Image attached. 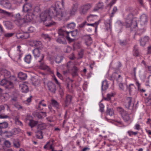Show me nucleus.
Listing matches in <instances>:
<instances>
[{"label":"nucleus","mask_w":151,"mask_h":151,"mask_svg":"<svg viewBox=\"0 0 151 151\" xmlns=\"http://www.w3.org/2000/svg\"><path fill=\"white\" fill-rule=\"evenodd\" d=\"M127 133L129 136H132V135H136L138 133V132H133L129 130L127 132Z\"/></svg>","instance_id":"55"},{"label":"nucleus","mask_w":151,"mask_h":151,"mask_svg":"<svg viewBox=\"0 0 151 151\" xmlns=\"http://www.w3.org/2000/svg\"><path fill=\"white\" fill-rule=\"evenodd\" d=\"M78 7V5L77 4H75L73 5L72 9L70 11V14L71 15H73L76 14L77 12Z\"/></svg>","instance_id":"24"},{"label":"nucleus","mask_w":151,"mask_h":151,"mask_svg":"<svg viewBox=\"0 0 151 151\" xmlns=\"http://www.w3.org/2000/svg\"><path fill=\"white\" fill-rule=\"evenodd\" d=\"M109 84L107 81L105 80L103 81L102 83L101 89L104 91L108 87Z\"/></svg>","instance_id":"30"},{"label":"nucleus","mask_w":151,"mask_h":151,"mask_svg":"<svg viewBox=\"0 0 151 151\" xmlns=\"http://www.w3.org/2000/svg\"><path fill=\"white\" fill-rule=\"evenodd\" d=\"M32 46H35L36 48L38 49L41 50L43 47L42 42L39 41H33Z\"/></svg>","instance_id":"20"},{"label":"nucleus","mask_w":151,"mask_h":151,"mask_svg":"<svg viewBox=\"0 0 151 151\" xmlns=\"http://www.w3.org/2000/svg\"><path fill=\"white\" fill-rule=\"evenodd\" d=\"M16 36L18 39H26L29 37V35L28 33H19L16 34Z\"/></svg>","instance_id":"23"},{"label":"nucleus","mask_w":151,"mask_h":151,"mask_svg":"<svg viewBox=\"0 0 151 151\" xmlns=\"http://www.w3.org/2000/svg\"><path fill=\"white\" fill-rule=\"evenodd\" d=\"M4 144L6 147H11V144L9 140H5L4 142Z\"/></svg>","instance_id":"47"},{"label":"nucleus","mask_w":151,"mask_h":151,"mask_svg":"<svg viewBox=\"0 0 151 151\" xmlns=\"http://www.w3.org/2000/svg\"><path fill=\"white\" fill-rule=\"evenodd\" d=\"M125 26L126 28H130L133 30L137 28V19L132 14H128L125 19Z\"/></svg>","instance_id":"2"},{"label":"nucleus","mask_w":151,"mask_h":151,"mask_svg":"<svg viewBox=\"0 0 151 151\" xmlns=\"http://www.w3.org/2000/svg\"><path fill=\"white\" fill-rule=\"evenodd\" d=\"M117 110L125 122H127L130 121L131 119L129 114L123 108L118 107L117 108Z\"/></svg>","instance_id":"4"},{"label":"nucleus","mask_w":151,"mask_h":151,"mask_svg":"<svg viewBox=\"0 0 151 151\" xmlns=\"http://www.w3.org/2000/svg\"><path fill=\"white\" fill-rule=\"evenodd\" d=\"M3 73L4 78L7 79L10 76L11 74L10 72L6 70H3Z\"/></svg>","instance_id":"35"},{"label":"nucleus","mask_w":151,"mask_h":151,"mask_svg":"<svg viewBox=\"0 0 151 151\" xmlns=\"http://www.w3.org/2000/svg\"><path fill=\"white\" fill-rule=\"evenodd\" d=\"M87 23L86 21H84L80 24L79 26V27L81 28H83L86 25H87Z\"/></svg>","instance_id":"64"},{"label":"nucleus","mask_w":151,"mask_h":151,"mask_svg":"<svg viewBox=\"0 0 151 151\" xmlns=\"http://www.w3.org/2000/svg\"><path fill=\"white\" fill-rule=\"evenodd\" d=\"M40 81L38 79H33V84L35 86H36L40 84Z\"/></svg>","instance_id":"62"},{"label":"nucleus","mask_w":151,"mask_h":151,"mask_svg":"<svg viewBox=\"0 0 151 151\" xmlns=\"http://www.w3.org/2000/svg\"><path fill=\"white\" fill-rule=\"evenodd\" d=\"M73 66V67L71 69H72L73 71L74 75H76L77 74V72L78 70V69L75 66Z\"/></svg>","instance_id":"61"},{"label":"nucleus","mask_w":151,"mask_h":151,"mask_svg":"<svg viewBox=\"0 0 151 151\" xmlns=\"http://www.w3.org/2000/svg\"><path fill=\"white\" fill-rule=\"evenodd\" d=\"M133 55L135 56H137L139 55V53L138 48L137 46H134L133 52Z\"/></svg>","instance_id":"37"},{"label":"nucleus","mask_w":151,"mask_h":151,"mask_svg":"<svg viewBox=\"0 0 151 151\" xmlns=\"http://www.w3.org/2000/svg\"><path fill=\"white\" fill-rule=\"evenodd\" d=\"M128 42V40L127 39L123 41H120V44L122 46H124L126 45Z\"/></svg>","instance_id":"57"},{"label":"nucleus","mask_w":151,"mask_h":151,"mask_svg":"<svg viewBox=\"0 0 151 151\" xmlns=\"http://www.w3.org/2000/svg\"><path fill=\"white\" fill-rule=\"evenodd\" d=\"M41 36L42 38L45 39H47L49 40H51L50 37L49 36L48 34L43 33L41 35Z\"/></svg>","instance_id":"54"},{"label":"nucleus","mask_w":151,"mask_h":151,"mask_svg":"<svg viewBox=\"0 0 151 151\" xmlns=\"http://www.w3.org/2000/svg\"><path fill=\"white\" fill-rule=\"evenodd\" d=\"M148 21V17L145 14H143L140 17V22L141 25H145Z\"/></svg>","instance_id":"14"},{"label":"nucleus","mask_w":151,"mask_h":151,"mask_svg":"<svg viewBox=\"0 0 151 151\" xmlns=\"http://www.w3.org/2000/svg\"><path fill=\"white\" fill-rule=\"evenodd\" d=\"M35 14L32 12H28L23 18L24 21L26 22L32 21L35 17Z\"/></svg>","instance_id":"9"},{"label":"nucleus","mask_w":151,"mask_h":151,"mask_svg":"<svg viewBox=\"0 0 151 151\" xmlns=\"http://www.w3.org/2000/svg\"><path fill=\"white\" fill-rule=\"evenodd\" d=\"M67 87L68 88L69 91L70 93H73V90L72 84H68L67 85Z\"/></svg>","instance_id":"58"},{"label":"nucleus","mask_w":151,"mask_h":151,"mask_svg":"<svg viewBox=\"0 0 151 151\" xmlns=\"http://www.w3.org/2000/svg\"><path fill=\"white\" fill-rule=\"evenodd\" d=\"M40 49H38L37 48H35L32 51L34 58L37 61L39 60H43L45 57L44 55L40 54Z\"/></svg>","instance_id":"5"},{"label":"nucleus","mask_w":151,"mask_h":151,"mask_svg":"<svg viewBox=\"0 0 151 151\" xmlns=\"http://www.w3.org/2000/svg\"><path fill=\"white\" fill-rule=\"evenodd\" d=\"M76 26V24L74 22H71L68 24L66 26V27L68 29H73Z\"/></svg>","instance_id":"42"},{"label":"nucleus","mask_w":151,"mask_h":151,"mask_svg":"<svg viewBox=\"0 0 151 151\" xmlns=\"http://www.w3.org/2000/svg\"><path fill=\"white\" fill-rule=\"evenodd\" d=\"M62 5L63 6L64 5V3L63 1H62V3H61L60 1H57L56 2L55 4V5L54 6H52L50 7H54L56 8V9H61L60 8V5Z\"/></svg>","instance_id":"34"},{"label":"nucleus","mask_w":151,"mask_h":151,"mask_svg":"<svg viewBox=\"0 0 151 151\" xmlns=\"http://www.w3.org/2000/svg\"><path fill=\"white\" fill-rule=\"evenodd\" d=\"M107 114L110 116H112L114 114V112L112 109L107 107L106 111Z\"/></svg>","instance_id":"44"},{"label":"nucleus","mask_w":151,"mask_h":151,"mask_svg":"<svg viewBox=\"0 0 151 151\" xmlns=\"http://www.w3.org/2000/svg\"><path fill=\"white\" fill-rule=\"evenodd\" d=\"M112 19L110 17L109 19H107L105 21L104 24L106 27V29L107 30H111V24Z\"/></svg>","instance_id":"16"},{"label":"nucleus","mask_w":151,"mask_h":151,"mask_svg":"<svg viewBox=\"0 0 151 151\" xmlns=\"http://www.w3.org/2000/svg\"><path fill=\"white\" fill-rule=\"evenodd\" d=\"M77 30L76 31H71L69 32L66 30H65L63 29H60L58 30V34L59 35L63 37H65L66 39L70 42H72L74 40L69 37V34L70 33L72 36L74 37L76 36L77 34Z\"/></svg>","instance_id":"3"},{"label":"nucleus","mask_w":151,"mask_h":151,"mask_svg":"<svg viewBox=\"0 0 151 151\" xmlns=\"http://www.w3.org/2000/svg\"><path fill=\"white\" fill-rule=\"evenodd\" d=\"M104 6L103 3L102 2H99L96 5V7L94 9L93 11H96L98 10L99 9L102 8Z\"/></svg>","instance_id":"31"},{"label":"nucleus","mask_w":151,"mask_h":151,"mask_svg":"<svg viewBox=\"0 0 151 151\" xmlns=\"http://www.w3.org/2000/svg\"><path fill=\"white\" fill-rule=\"evenodd\" d=\"M9 79V82H11L12 83L14 82L15 81L17 80V78L15 76H10L9 78H8Z\"/></svg>","instance_id":"48"},{"label":"nucleus","mask_w":151,"mask_h":151,"mask_svg":"<svg viewBox=\"0 0 151 151\" xmlns=\"http://www.w3.org/2000/svg\"><path fill=\"white\" fill-rule=\"evenodd\" d=\"M37 121H35L33 120H31L29 121V124L31 128H32L36 125L37 124Z\"/></svg>","instance_id":"39"},{"label":"nucleus","mask_w":151,"mask_h":151,"mask_svg":"<svg viewBox=\"0 0 151 151\" xmlns=\"http://www.w3.org/2000/svg\"><path fill=\"white\" fill-rule=\"evenodd\" d=\"M96 16V15L91 14L87 17V19L88 21H91L94 19V17Z\"/></svg>","instance_id":"53"},{"label":"nucleus","mask_w":151,"mask_h":151,"mask_svg":"<svg viewBox=\"0 0 151 151\" xmlns=\"http://www.w3.org/2000/svg\"><path fill=\"white\" fill-rule=\"evenodd\" d=\"M7 78H4L1 80L0 84L2 86H4L6 89H10L14 87V84L11 82H9Z\"/></svg>","instance_id":"6"},{"label":"nucleus","mask_w":151,"mask_h":151,"mask_svg":"<svg viewBox=\"0 0 151 151\" xmlns=\"http://www.w3.org/2000/svg\"><path fill=\"white\" fill-rule=\"evenodd\" d=\"M150 38L148 37L145 36L141 38L140 40V46L142 47L145 46L146 44L149 42Z\"/></svg>","instance_id":"18"},{"label":"nucleus","mask_w":151,"mask_h":151,"mask_svg":"<svg viewBox=\"0 0 151 151\" xmlns=\"http://www.w3.org/2000/svg\"><path fill=\"white\" fill-rule=\"evenodd\" d=\"M32 59V57L30 55H26L24 58V60L25 62L27 63H30Z\"/></svg>","instance_id":"33"},{"label":"nucleus","mask_w":151,"mask_h":151,"mask_svg":"<svg viewBox=\"0 0 151 151\" xmlns=\"http://www.w3.org/2000/svg\"><path fill=\"white\" fill-rule=\"evenodd\" d=\"M0 4L6 8L9 9L11 5L9 0H1L0 1Z\"/></svg>","instance_id":"12"},{"label":"nucleus","mask_w":151,"mask_h":151,"mask_svg":"<svg viewBox=\"0 0 151 151\" xmlns=\"http://www.w3.org/2000/svg\"><path fill=\"white\" fill-rule=\"evenodd\" d=\"M67 13L61 9H56L54 7L49 8V14L52 16L55 19L57 20H61L65 17Z\"/></svg>","instance_id":"1"},{"label":"nucleus","mask_w":151,"mask_h":151,"mask_svg":"<svg viewBox=\"0 0 151 151\" xmlns=\"http://www.w3.org/2000/svg\"><path fill=\"white\" fill-rule=\"evenodd\" d=\"M0 13H2L6 15L9 16L10 15V13L8 12H6L4 10L0 8Z\"/></svg>","instance_id":"59"},{"label":"nucleus","mask_w":151,"mask_h":151,"mask_svg":"<svg viewBox=\"0 0 151 151\" xmlns=\"http://www.w3.org/2000/svg\"><path fill=\"white\" fill-rule=\"evenodd\" d=\"M46 85L48 90L52 93H56V89L55 84L52 82L50 81L47 82Z\"/></svg>","instance_id":"8"},{"label":"nucleus","mask_w":151,"mask_h":151,"mask_svg":"<svg viewBox=\"0 0 151 151\" xmlns=\"http://www.w3.org/2000/svg\"><path fill=\"white\" fill-rule=\"evenodd\" d=\"M118 11V9L116 6H114V7L112 10V12L111 14H110V17L111 18L113 17L114 14L116 13V12Z\"/></svg>","instance_id":"45"},{"label":"nucleus","mask_w":151,"mask_h":151,"mask_svg":"<svg viewBox=\"0 0 151 151\" xmlns=\"http://www.w3.org/2000/svg\"><path fill=\"white\" fill-rule=\"evenodd\" d=\"M3 133L5 134V136L8 137H11L13 134L10 131H5L3 132Z\"/></svg>","instance_id":"51"},{"label":"nucleus","mask_w":151,"mask_h":151,"mask_svg":"<svg viewBox=\"0 0 151 151\" xmlns=\"http://www.w3.org/2000/svg\"><path fill=\"white\" fill-rule=\"evenodd\" d=\"M32 6V5L31 3H25L23 6V11L25 12H28L31 10Z\"/></svg>","instance_id":"19"},{"label":"nucleus","mask_w":151,"mask_h":151,"mask_svg":"<svg viewBox=\"0 0 151 151\" xmlns=\"http://www.w3.org/2000/svg\"><path fill=\"white\" fill-rule=\"evenodd\" d=\"M15 123L16 124L20 125L22 126H23L22 122H21L17 117H16L15 118Z\"/></svg>","instance_id":"50"},{"label":"nucleus","mask_w":151,"mask_h":151,"mask_svg":"<svg viewBox=\"0 0 151 151\" xmlns=\"http://www.w3.org/2000/svg\"><path fill=\"white\" fill-rule=\"evenodd\" d=\"M63 59L62 56H57L55 58V62L57 63H60Z\"/></svg>","instance_id":"49"},{"label":"nucleus","mask_w":151,"mask_h":151,"mask_svg":"<svg viewBox=\"0 0 151 151\" xmlns=\"http://www.w3.org/2000/svg\"><path fill=\"white\" fill-rule=\"evenodd\" d=\"M91 7V4H87L82 6L81 7V14H86Z\"/></svg>","instance_id":"11"},{"label":"nucleus","mask_w":151,"mask_h":151,"mask_svg":"<svg viewBox=\"0 0 151 151\" xmlns=\"http://www.w3.org/2000/svg\"><path fill=\"white\" fill-rule=\"evenodd\" d=\"M114 95V94L113 93H110L107 94L106 97H104L103 99L104 100L109 101L111 100V97L113 96Z\"/></svg>","instance_id":"36"},{"label":"nucleus","mask_w":151,"mask_h":151,"mask_svg":"<svg viewBox=\"0 0 151 151\" xmlns=\"http://www.w3.org/2000/svg\"><path fill=\"white\" fill-rule=\"evenodd\" d=\"M126 10L128 14H132L134 15L136 11V9L134 8L130 7H127Z\"/></svg>","instance_id":"28"},{"label":"nucleus","mask_w":151,"mask_h":151,"mask_svg":"<svg viewBox=\"0 0 151 151\" xmlns=\"http://www.w3.org/2000/svg\"><path fill=\"white\" fill-rule=\"evenodd\" d=\"M50 142H49L44 146V148L47 149H51L52 151H53V148L52 145L50 144Z\"/></svg>","instance_id":"38"},{"label":"nucleus","mask_w":151,"mask_h":151,"mask_svg":"<svg viewBox=\"0 0 151 151\" xmlns=\"http://www.w3.org/2000/svg\"><path fill=\"white\" fill-rule=\"evenodd\" d=\"M19 87L23 93H26L29 91V89L27 85L22 84L19 85Z\"/></svg>","instance_id":"25"},{"label":"nucleus","mask_w":151,"mask_h":151,"mask_svg":"<svg viewBox=\"0 0 151 151\" xmlns=\"http://www.w3.org/2000/svg\"><path fill=\"white\" fill-rule=\"evenodd\" d=\"M36 137L39 139H41L43 138L42 132L40 130H38L36 132Z\"/></svg>","instance_id":"40"},{"label":"nucleus","mask_w":151,"mask_h":151,"mask_svg":"<svg viewBox=\"0 0 151 151\" xmlns=\"http://www.w3.org/2000/svg\"><path fill=\"white\" fill-rule=\"evenodd\" d=\"M74 66L72 62L69 61L67 63V66L68 69H71Z\"/></svg>","instance_id":"56"},{"label":"nucleus","mask_w":151,"mask_h":151,"mask_svg":"<svg viewBox=\"0 0 151 151\" xmlns=\"http://www.w3.org/2000/svg\"><path fill=\"white\" fill-rule=\"evenodd\" d=\"M112 78L118 82H120L122 80V78L120 75L116 72L114 73L112 75Z\"/></svg>","instance_id":"21"},{"label":"nucleus","mask_w":151,"mask_h":151,"mask_svg":"<svg viewBox=\"0 0 151 151\" xmlns=\"http://www.w3.org/2000/svg\"><path fill=\"white\" fill-rule=\"evenodd\" d=\"M36 116L39 119H42L47 116L46 113L40 111V112H35Z\"/></svg>","instance_id":"26"},{"label":"nucleus","mask_w":151,"mask_h":151,"mask_svg":"<svg viewBox=\"0 0 151 151\" xmlns=\"http://www.w3.org/2000/svg\"><path fill=\"white\" fill-rule=\"evenodd\" d=\"M14 106L18 110H23L24 109L23 107L17 104H15Z\"/></svg>","instance_id":"60"},{"label":"nucleus","mask_w":151,"mask_h":151,"mask_svg":"<svg viewBox=\"0 0 151 151\" xmlns=\"http://www.w3.org/2000/svg\"><path fill=\"white\" fill-rule=\"evenodd\" d=\"M49 15V9L42 12L40 15V19L41 21H45Z\"/></svg>","instance_id":"13"},{"label":"nucleus","mask_w":151,"mask_h":151,"mask_svg":"<svg viewBox=\"0 0 151 151\" xmlns=\"http://www.w3.org/2000/svg\"><path fill=\"white\" fill-rule=\"evenodd\" d=\"M39 68L41 70L50 71V68L44 62V59L37 61Z\"/></svg>","instance_id":"7"},{"label":"nucleus","mask_w":151,"mask_h":151,"mask_svg":"<svg viewBox=\"0 0 151 151\" xmlns=\"http://www.w3.org/2000/svg\"><path fill=\"white\" fill-rule=\"evenodd\" d=\"M100 22V20H98V21L95 22L94 23L92 24H87V25L88 26H90L94 27L95 28V31H96L98 27V26Z\"/></svg>","instance_id":"32"},{"label":"nucleus","mask_w":151,"mask_h":151,"mask_svg":"<svg viewBox=\"0 0 151 151\" xmlns=\"http://www.w3.org/2000/svg\"><path fill=\"white\" fill-rule=\"evenodd\" d=\"M132 102V98L131 97H127L125 100L124 105L126 108H129Z\"/></svg>","instance_id":"22"},{"label":"nucleus","mask_w":151,"mask_h":151,"mask_svg":"<svg viewBox=\"0 0 151 151\" xmlns=\"http://www.w3.org/2000/svg\"><path fill=\"white\" fill-rule=\"evenodd\" d=\"M85 44L87 46L90 45L92 43V39L89 35H86L85 36Z\"/></svg>","instance_id":"27"},{"label":"nucleus","mask_w":151,"mask_h":151,"mask_svg":"<svg viewBox=\"0 0 151 151\" xmlns=\"http://www.w3.org/2000/svg\"><path fill=\"white\" fill-rule=\"evenodd\" d=\"M22 53L19 54L18 55L15 56V59L17 60V61H19L21 60V58L22 56Z\"/></svg>","instance_id":"63"},{"label":"nucleus","mask_w":151,"mask_h":151,"mask_svg":"<svg viewBox=\"0 0 151 151\" xmlns=\"http://www.w3.org/2000/svg\"><path fill=\"white\" fill-rule=\"evenodd\" d=\"M52 16H50V15L49 17L45 21H43L44 24L46 27H50L55 24V22L51 20V17Z\"/></svg>","instance_id":"10"},{"label":"nucleus","mask_w":151,"mask_h":151,"mask_svg":"<svg viewBox=\"0 0 151 151\" xmlns=\"http://www.w3.org/2000/svg\"><path fill=\"white\" fill-rule=\"evenodd\" d=\"M5 111V108L3 105L0 106V119H6L9 117L7 115L4 113Z\"/></svg>","instance_id":"17"},{"label":"nucleus","mask_w":151,"mask_h":151,"mask_svg":"<svg viewBox=\"0 0 151 151\" xmlns=\"http://www.w3.org/2000/svg\"><path fill=\"white\" fill-rule=\"evenodd\" d=\"M18 77L21 80H25L27 78V75L26 73L20 72L18 74Z\"/></svg>","instance_id":"29"},{"label":"nucleus","mask_w":151,"mask_h":151,"mask_svg":"<svg viewBox=\"0 0 151 151\" xmlns=\"http://www.w3.org/2000/svg\"><path fill=\"white\" fill-rule=\"evenodd\" d=\"M40 11V9L39 7L38 6H36L34 8L33 13L35 14L36 13L39 12Z\"/></svg>","instance_id":"52"},{"label":"nucleus","mask_w":151,"mask_h":151,"mask_svg":"<svg viewBox=\"0 0 151 151\" xmlns=\"http://www.w3.org/2000/svg\"><path fill=\"white\" fill-rule=\"evenodd\" d=\"M51 104L53 106L56 108H58V107L59 106V104L56 100L52 99L51 100Z\"/></svg>","instance_id":"43"},{"label":"nucleus","mask_w":151,"mask_h":151,"mask_svg":"<svg viewBox=\"0 0 151 151\" xmlns=\"http://www.w3.org/2000/svg\"><path fill=\"white\" fill-rule=\"evenodd\" d=\"M24 22V19H22L19 14H17L16 16V19L15 20V24L18 25H22Z\"/></svg>","instance_id":"15"},{"label":"nucleus","mask_w":151,"mask_h":151,"mask_svg":"<svg viewBox=\"0 0 151 151\" xmlns=\"http://www.w3.org/2000/svg\"><path fill=\"white\" fill-rule=\"evenodd\" d=\"M72 98V96L70 95H67L66 97V99L65 101L66 106L69 104L71 101Z\"/></svg>","instance_id":"41"},{"label":"nucleus","mask_w":151,"mask_h":151,"mask_svg":"<svg viewBox=\"0 0 151 151\" xmlns=\"http://www.w3.org/2000/svg\"><path fill=\"white\" fill-rule=\"evenodd\" d=\"M8 126V123L6 122H4L0 123V128H6Z\"/></svg>","instance_id":"46"}]
</instances>
